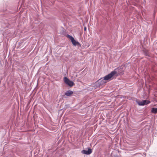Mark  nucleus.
I'll return each instance as SVG.
<instances>
[{
  "instance_id": "obj_1",
  "label": "nucleus",
  "mask_w": 157,
  "mask_h": 157,
  "mask_svg": "<svg viewBox=\"0 0 157 157\" xmlns=\"http://www.w3.org/2000/svg\"><path fill=\"white\" fill-rule=\"evenodd\" d=\"M121 68L117 67L113 71H111L110 73L101 78L98 81V86L102 85L103 84L106 83V80H108L110 79L114 76H117L121 71Z\"/></svg>"
},
{
  "instance_id": "obj_2",
  "label": "nucleus",
  "mask_w": 157,
  "mask_h": 157,
  "mask_svg": "<svg viewBox=\"0 0 157 157\" xmlns=\"http://www.w3.org/2000/svg\"><path fill=\"white\" fill-rule=\"evenodd\" d=\"M67 37L70 40L73 45L75 46H80V43L78 42L75 40L74 38L72 36L67 34Z\"/></svg>"
},
{
  "instance_id": "obj_3",
  "label": "nucleus",
  "mask_w": 157,
  "mask_h": 157,
  "mask_svg": "<svg viewBox=\"0 0 157 157\" xmlns=\"http://www.w3.org/2000/svg\"><path fill=\"white\" fill-rule=\"evenodd\" d=\"M63 80L64 82L66 84L71 87H72L74 84V82L70 80L66 77H64Z\"/></svg>"
},
{
  "instance_id": "obj_4",
  "label": "nucleus",
  "mask_w": 157,
  "mask_h": 157,
  "mask_svg": "<svg viewBox=\"0 0 157 157\" xmlns=\"http://www.w3.org/2000/svg\"><path fill=\"white\" fill-rule=\"evenodd\" d=\"M136 102L138 105L140 106H144L150 103L149 101L147 100H144L141 101L136 100Z\"/></svg>"
},
{
  "instance_id": "obj_5",
  "label": "nucleus",
  "mask_w": 157,
  "mask_h": 157,
  "mask_svg": "<svg viewBox=\"0 0 157 157\" xmlns=\"http://www.w3.org/2000/svg\"><path fill=\"white\" fill-rule=\"evenodd\" d=\"M92 152V150L88 148L87 150H83L82 151V153L83 154L89 155L91 154Z\"/></svg>"
},
{
  "instance_id": "obj_6",
  "label": "nucleus",
  "mask_w": 157,
  "mask_h": 157,
  "mask_svg": "<svg viewBox=\"0 0 157 157\" xmlns=\"http://www.w3.org/2000/svg\"><path fill=\"white\" fill-rule=\"evenodd\" d=\"M73 93V92L71 90H68L66 91V92L65 93V95L67 96H70L72 95Z\"/></svg>"
},
{
  "instance_id": "obj_7",
  "label": "nucleus",
  "mask_w": 157,
  "mask_h": 157,
  "mask_svg": "<svg viewBox=\"0 0 157 157\" xmlns=\"http://www.w3.org/2000/svg\"><path fill=\"white\" fill-rule=\"evenodd\" d=\"M151 113H157V108L153 107L151 109Z\"/></svg>"
},
{
  "instance_id": "obj_8",
  "label": "nucleus",
  "mask_w": 157,
  "mask_h": 157,
  "mask_svg": "<svg viewBox=\"0 0 157 157\" xmlns=\"http://www.w3.org/2000/svg\"><path fill=\"white\" fill-rule=\"evenodd\" d=\"M86 27H85L84 28V31H86Z\"/></svg>"
},
{
  "instance_id": "obj_9",
  "label": "nucleus",
  "mask_w": 157,
  "mask_h": 157,
  "mask_svg": "<svg viewBox=\"0 0 157 157\" xmlns=\"http://www.w3.org/2000/svg\"><path fill=\"white\" fill-rule=\"evenodd\" d=\"M146 56H148L147 54H146Z\"/></svg>"
}]
</instances>
